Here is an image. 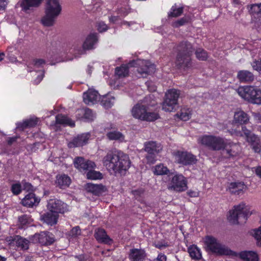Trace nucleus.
I'll use <instances>...</instances> for the list:
<instances>
[{
    "label": "nucleus",
    "mask_w": 261,
    "mask_h": 261,
    "mask_svg": "<svg viewBox=\"0 0 261 261\" xmlns=\"http://www.w3.org/2000/svg\"><path fill=\"white\" fill-rule=\"evenodd\" d=\"M177 55L175 64L177 68L186 70L192 66L190 58L193 49L191 43L183 42L177 46Z\"/></svg>",
    "instance_id": "nucleus-2"
},
{
    "label": "nucleus",
    "mask_w": 261,
    "mask_h": 261,
    "mask_svg": "<svg viewBox=\"0 0 261 261\" xmlns=\"http://www.w3.org/2000/svg\"><path fill=\"white\" fill-rule=\"evenodd\" d=\"M179 91L175 89L169 90L165 94V98L162 105V109L166 112H172L176 109Z\"/></svg>",
    "instance_id": "nucleus-9"
},
{
    "label": "nucleus",
    "mask_w": 261,
    "mask_h": 261,
    "mask_svg": "<svg viewBox=\"0 0 261 261\" xmlns=\"http://www.w3.org/2000/svg\"><path fill=\"white\" fill-rule=\"evenodd\" d=\"M94 236L96 240L100 243L110 244L112 242V240L107 234L105 230L101 228L96 229Z\"/></svg>",
    "instance_id": "nucleus-24"
},
{
    "label": "nucleus",
    "mask_w": 261,
    "mask_h": 261,
    "mask_svg": "<svg viewBox=\"0 0 261 261\" xmlns=\"http://www.w3.org/2000/svg\"><path fill=\"white\" fill-rule=\"evenodd\" d=\"M8 241L15 243L16 246L21 249L27 250L29 249L30 241L20 236L10 237Z\"/></svg>",
    "instance_id": "nucleus-20"
},
{
    "label": "nucleus",
    "mask_w": 261,
    "mask_h": 261,
    "mask_svg": "<svg viewBox=\"0 0 261 261\" xmlns=\"http://www.w3.org/2000/svg\"><path fill=\"white\" fill-rule=\"evenodd\" d=\"M198 142L213 150H220L225 146V140L220 137L203 135L198 139Z\"/></svg>",
    "instance_id": "nucleus-7"
},
{
    "label": "nucleus",
    "mask_w": 261,
    "mask_h": 261,
    "mask_svg": "<svg viewBox=\"0 0 261 261\" xmlns=\"http://www.w3.org/2000/svg\"><path fill=\"white\" fill-rule=\"evenodd\" d=\"M81 228L79 226H76L72 229L71 233L72 236H75L80 232Z\"/></svg>",
    "instance_id": "nucleus-61"
},
{
    "label": "nucleus",
    "mask_w": 261,
    "mask_h": 261,
    "mask_svg": "<svg viewBox=\"0 0 261 261\" xmlns=\"http://www.w3.org/2000/svg\"><path fill=\"white\" fill-rule=\"evenodd\" d=\"M234 134L237 136L245 137L246 141L250 143L252 149L255 152L261 151V143L259 138L252 133L246 126H242L241 131H235Z\"/></svg>",
    "instance_id": "nucleus-8"
},
{
    "label": "nucleus",
    "mask_w": 261,
    "mask_h": 261,
    "mask_svg": "<svg viewBox=\"0 0 261 261\" xmlns=\"http://www.w3.org/2000/svg\"><path fill=\"white\" fill-rule=\"evenodd\" d=\"M153 173L156 175H167L169 172L168 168L163 164H159L152 168Z\"/></svg>",
    "instance_id": "nucleus-32"
},
{
    "label": "nucleus",
    "mask_w": 261,
    "mask_h": 261,
    "mask_svg": "<svg viewBox=\"0 0 261 261\" xmlns=\"http://www.w3.org/2000/svg\"><path fill=\"white\" fill-rule=\"evenodd\" d=\"M83 100L87 105H92L100 100V95L93 89H89L83 94Z\"/></svg>",
    "instance_id": "nucleus-15"
},
{
    "label": "nucleus",
    "mask_w": 261,
    "mask_h": 261,
    "mask_svg": "<svg viewBox=\"0 0 261 261\" xmlns=\"http://www.w3.org/2000/svg\"><path fill=\"white\" fill-rule=\"evenodd\" d=\"M56 122L59 124L69 125L72 127L74 126V121L68 117L62 115H58L56 117Z\"/></svg>",
    "instance_id": "nucleus-37"
},
{
    "label": "nucleus",
    "mask_w": 261,
    "mask_h": 261,
    "mask_svg": "<svg viewBox=\"0 0 261 261\" xmlns=\"http://www.w3.org/2000/svg\"><path fill=\"white\" fill-rule=\"evenodd\" d=\"M71 183L69 176L65 174L58 175L56 176V184L61 188L68 187Z\"/></svg>",
    "instance_id": "nucleus-28"
},
{
    "label": "nucleus",
    "mask_w": 261,
    "mask_h": 261,
    "mask_svg": "<svg viewBox=\"0 0 261 261\" xmlns=\"http://www.w3.org/2000/svg\"><path fill=\"white\" fill-rule=\"evenodd\" d=\"M240 257L244 261H258L257 253L253 251H244L240 253Z\"/></svg>",
    "instance_id": "nucleus-27"
},
{
    "label": "nucleus",
    "mask_w": 261,
    "mask_h": 261,
    "mask_svg": "<svg viewBox=\"0 0 261 261\" xmlns=\"http://www.w3.org/2000/svg\"><path fill=\"white\" fill-rule=\"evenodd\" d=\"M191 116V111L189 109H182L179 115V117L183 121H187Z\"/></svg>",
    "instance_id": "nucleus-46"
},
{
    "label": "nucleus",
    "mask_w": 261,
    "mask_h": 261,
    "mask_svg": "<svg viewBox=\"0 0 261 261\" xmlns=\"http://www.w3.org/2000/svg\"><path fill=\"white\" fill-rule=\"evenodd\" d=\"M38 122V119L37 118H31L22 122L17 123V128L23 130L28 127H34L37 124Z\"/></svg>",
    "instance_id": "nucleus-30"
},
{
    "label": "nucleus",
    "mask_w": 261,
    "mask_h": 261,
    "mask_svg": "<svg viewBox=\"0 0 261 261\" xmlns=\"http://www.w3.org/2000/svg\"><path fill=\"white\" fill-rule=\"evenodd\" d=\"M61 10L62 7L59 0H47L45 15L41 19L42 24L46 27L53 26Z\"/></svg>",
    "instance_id": "nucleus-3"
},
{
    "label": "nucleus",
    "mask_w": 261,
    "mask_h": 261,
    "mask_svg": "<svg viewBox=\"0 0 261 261\" xmlns=\"http://www.w3.org/2000/svg\"><path fill=\"white\" fill-rule=\"evenodd\" d=\"M47 209L58 215L59 213H64L68 210L67 205L63 201L57 199H51L47 203Z\"/></svg>",
    "instance_id": "nucleus-13"
},
{
    "label": "nucleus",
    "mask_w": 261,
    "mask_h": 261,
    "mask_svg": "<svg viewBox=\"0 0 261 261\" xmlns=\"http://www.w3.org/2000/svg\"><path fill=\"white\" fill-rule=\"evenodd\" d=\"M248 8L249 13L253 17H261V3L251 5Z\"/></svg>",
    "instance_id": "nucleus-36"
},
{
    "label": "nucleus",
    "mask_w": 261,
    "mask_h": 261,
    "mask_svg": "<svg viewBox=\"0 0 261 261\" xmlns=\"http://www.w3.org/2000/svg\"><path fill=\"white\" fill-rule=\"evenodd\" d=\"M188 252L193 259L199 260L202 257L200 249L195 245L189 247Z\"/></svg>",
    "instance_id": "nucleus-35"
},
{
    "label": "nucleus",
    "mask_w": 261,
    "mask_h": 261,
    "mask_svg": "<svg viewBox=\"0 0 261 261\" xmlns=\"http://www.w3.org/2000/svg\"><path fill=\"white\" fill-rule=\"evenodd\" d=\"M30 242L33 243H40V233H35L30 237Z\"/></svg>",
    "instance_id": "nucleus-57"
},
{
    "label": "nucleus",
    "mask_w": 261,
    "mask_h": 261,
    "mask_svg": "<svg viewBox=\"0 0 261 261\" xmlns=\"http://www.w3.org/2000/svg\"><path fill=\"white\" fill-rule=\"evenodd\" d=\"M104 187L102 185L93 184L88 183L85 185L86 190L89 192H91L95 195H99L103 189Z\"/></svg>",
    "instance_id": "nucleus-31"
},
{
    "label": "nucleus",
    "mask_w": 261,
    "mask_h": 261,
    "mask_svg": "<svg viewBox=\"0 0 261 261\" xmlns=\"http://www.w3.org/2000/svg\"><path fill=\"white\" fill-rule=\"evenodd\" d=\"M58 219V215L50 211H49L41 216V220L46 224L50 225L56 224Z\"/></svg>",
    "instance_id": "nucleus-21"
},
{
    "label": "nucleus",
    "mask_w": 261,
    "mask_h": 261,
    "mask_svg": "<svg viewBox=\"0 0 261 261\" xmlns=\"http://www.w3.org/2000/svg\"><path fill=\"white\" fill-rule=\"evenodd\" d=\"M224 149L227 157H235L238 156L241 152V146L239 144L233 143H228L225 141Z\"/></svg>",
    "instance_id": "nucleus-16"
},
{
    "label": "nucleus",
    "mask_w": 261,
    "mask_h": 261,
    "mask_svg": "<svg viewBox=\"0 0 261 261\" xmlns=\"http://www.w3.org/2000/svg\"><path fill=\"white\" fill-rule=\"evenodd\" d=\"M255 88L251 86L240 87L238 89V94L245 100L252 103Z\"/></svg>",
    "instance_id": "nucleus-14"
},
{
    "label": "nucleus",
    "mask_w": 261,
    "mask_h": 261,
    "mask_svg": "<svg viewBox=\"0 0 261 261\" xmlns=\"http://www.w3.org/2000/svg\"><path fill=\"white\" fill-rule=\"evenodd\" d=\"M252 103L254 104H261V90L255 88V93L253 97Z\"/></svg>",
    "instance_id": "nucleus-49"
},
{
    "label": "nucleus",
    "mask_w": 261,
    "mask_h": 261,
    "mask_svg": "<svg viewBox=\"0 0 261 261\" xmlns=\"http://www.w3.org/2000/svg\"><path fill=\"white\" fill-rule=\"evenodd\" d=\"M237 77L242 83H251L254 80L253 74L251 72L246 70L238 71Z\"/></svg>",
    "instance_id": "nucleus-23"
},
{
    "label": "nucleus",
    "mask_w": 261,
    "mask_h": 261,
    "mask_svg": "<svg viewBox=\"0 0 261 261\" xmlns=\"http://www.w3.org/2000/svg\"><path fill=\"white\" fill-rule=\"evenodd\" d=\"M253 236L256 241V245L261 247V227L254 230Z\"/></svg>",
    "instance_id": "nucleus-50"
},
{
    "label": "nucleus",
    "mask_w": 261,
    "mask_h": 261,
    "mask_svg": "<svg viewBox=\"0 0 261 261\" xmlns=\"http://www.w3.org/2000/svg\"><path fill=\"white\" fill-rule=\"evenodd\" d=\"M32 222V219L27 215H23L18 217L17 226L19 228L23 229Z\"/></svg>",
    "instance_id": "nucleus-34"
},
{
    "label": "nucleus",
    "mask_w": 261,
    "mask_h": 261,
    "mask_svg": "<svg viewBox=\"0 0 261 261\" xmlns=\"http://www.w3.org/2000/svg\"><path fill=\"white\" fill-rule=\"evenodd\" d=\"M156 153H148L146 155V159L148 164H152L155 163L156 160Z\"/></svg>",
    "instance_id": "nucleus-54"
},
{
    "label": "nucleus",
    "mask_w": 261,
    "mask_h": 261,
    "mask_svg": "<svg viewBox=\"0 0 261 261\" xmlns=\"http://www.w3.org/2000/svg\"><path fill=\"white\" fill-rule=\"evenodd\" d=\"M146 256L143 249L134 248L130 250L128 258L130 261H144Z\"/></svg>",
    "instance_id": "nucleus-18"
},
{
    "label": "nucleus",
    "mask_w": 261,
    "mask_h": 261,
    "mask_svg": "<svg viewBox=\"0 0 261 261\" xmlns=\"http://www.w3.org/2000/svg\"><path fill=\"white\" fill-rule=\"evenodd\" d=\"M183 13L182 7H177L176 4L173 5L168 13V17H177Z\"/></svg>",
    "instance_id": "nucleus-40"
},
{
    "label": "nucleus",
    "mask_w": 261,
    "mask_h": 261,
    "mask_svg": "<svg viewBox=\"0 0 261 261\" xmlns=\"http://www.w3.org/2000/svg\"><path fill=\"white\" fill-rule=\"evenodd\" d=\"M81 44L80 39L74 40L72 42L70 52L75 54L80 55L81 54Z\"/></svg>",
    "instance_id": "nucleus-44"
},
{
    "label": "nucleus",
    "mask_w": 261,
    "mask_h": 261,
    "mask_svg": "<svg viewBox=\"0 0 261 261\" xmlns=\"http://www.w3.org/2000/svg\"><path fill=\"white\" fill-rule=\"evenodd\" d=\"M144 150L148 153H159L163 149L161 144L156 141H149L144 143Z\"/></svg>",
    "instance_id": "nucleus-17"
},
{
    "label": "nucleus",
    "mask_w": 261,
    "mask_h": 261,
    "mask_svg": "<svg viewBox=\"0 0 261 261\" xmlns=\"http://www.w3.org/2000/svg\"><path fill=\"white\" fill-rule=\"evenodd\" d=\"M96 164L93 161L90 160L84 161L83 159V169L85 171H90L95 169Z\"/></svg>",
    "instance_id": "nucleus-47"
},
{
    "label": "nucleus",
    "mask_w": 261,
    "mask_h": 261,
    "mask_svg": "<svg viewBox=\"0 0 261 261\" xmlns=\"http://www.w3.org/2000/svg\"><path fill=\"white\" fill-rule=\"evenodd\" d=\"M136 65H139L137 71L141 76L145 77L148 74L153 73L155 71V66L147 60H138Z\"/></svg>",
    "instance_id": "nucleus-12"
},
{
    "label": "nucleus",
    "mask_w": 261,
    "mask_h": 261,
    "mask_svg": "<svg viewBox=\"0 0 261 261\" xmlns=\"http://www.w3.org/2000/svg\"><path fill=\"white\" fill-rule=\"evenodd\" d=\"M97 30L99 32H103L107 30L108 27L103 22H99L97 24Z\"/></svg>",
    "instance_id": "nucleus-56"
},
{
    "label": "nucleus",
    "mask_w": 261,
    "mask_h": 261,
    "mask_svg": "<svg viewBox=\"0 0 261 261\" xmlns=\"http://www.w3.org/2000/svg\"><path fill=\"white\" fill-rule=\"evenodd\" d=\"M98 37L96 34H91L86 38L83 44V49H92L97 42Z\"/></svg>",
    "instance_id": "nucleus-26"
},
{
    "label": "nucleus",
    "mask_w": 261,
    "mask_h": 261,
    "mask_svg": "<svg viewBox=\"0 0 261 261\" xmlns=\"http://www.w3.org/2000/svg\"><path fill=\"white\" fill-rule=\"evenodd\" d=\"M103 165L110 171L123 174L130 167L128 156L121 151L109 152L102 160Z\"/></svg>",
    "instance_id": "nucleus-1"
},
{
    "label": "nucleus",
    "mask_w": 261,
    "mask_h": 261,
    "mask_svg": "<svg viewBox=\"0 0 261 261\" xmlns=\"http://www.w3.org/2000/svg\"><path fill=\"white\" fill-rule=\"evenodd\" d=\"M40 202V199L36 197L33 193H29L22 200V204L28 207H32L37 205Z\"/></svg>",
    "instance_id": "nucleus-22"
},
{
    "label": "nucleus",
    "mask_w": 261,
    "mask_h": 261,
    "mask_svg": "<svg viewBox=\"0 0 261 261\" xmlns=\"http://www.w3.org/2000/svg\"><path fill=\"white\" fill-rule=\"evenodd\" d=\"M45 64V61L44 60L42 59H35L33 60L30 64H29L28 68L29 69L33 68L34 69H35L36 68L43 67ZM29 71L31 72L32 70L29 69Z\"/></svg>",
    "instance_id": "nucleus-41"
},
{
    "label": "nucleus",
    "mask_w": 261,
    "mask_h": 261,
    "mask_svg": "<svg viewBox=\"0 0 261 261\" xmlns=\"http://www.w3.org/2000/svg\"><path fill=\"white\" fill-rule=\"evenodd\" d=\"M79 145H80V144H79V142L77 141V140L76 139H74L73 140V141L70 142L68 144V146L69 148H72V147H77Z\"/></svg>",
    "instance_id": "nucleus-60"
},
{
    "label": "nucleus",
    "mask_w": 261,
    "mask_h": 261,
    "mask_svg": "<svg viewBox=\"0 0 261 261\" xmlns=\"http://www.w3.org/2000/svg\"><path fill=\"white\" fill-rule=\"evenodd\" d=\"M115 98L113 96H105L101 100V105L106 109H109L114 105Z\"/></svg>",
    "instance_id": "nucleus-42"
},
{
    "label": "nucleus",
    "mask_w": 261,
    "mask_h": 261,
    "mask_svg": "<svg viewBox=\"0 0 261 261\" xmlns=\"http://www.w3.org/2000/svg\"><path fill=\"white\" fill-rule=\"evenodd\" d=\"M246 189V186L243 182H231L228 188V190L230 193L237 195H242Z\"/></svg>",
    "instance_id": "nucleus-19"
},
{
    "label": "nucleus",
    "mask_w": 261,
    "mask_h": 261,
    "mask_svg": "<svg viewBox=\"0 0 261 261\" xmlns=\"http://www.w3.org/2000/svg\"><path fill=\"white\" fill-rule=\"evenodd\" d=\"M7 4V0H0V11L4 10Z\"/></svg>",
    "instance_id": "nucleus-63"
},
{
    "label": "nucleus",
    "mask_w": 261,
    "mask_h": 261,
    "mask_svg": "<svg viewBox=\"0 0 261 261\" xmlns=\"http://www.w3.org/2000/svg\"><path fill=\"white\" fill-rule=\"evenodd\" d=\"M54 236L49 232L42 231L40 233V244L42 245H49L55 242Z\"/></svg>",
    "instance_id": "nucleus-25"
},
{
    "label": "nucleus",
    "mask_w": 261,
    "mask_h": 261,
    "mask_svg": "<svg viewBox=\"0 0 261 261\" xmlns=\"http://www.w3.org/2000/svg\"><path fill=\"white\" fill-rule=\"evenodd\" d=\"M252 68L261 74V59L254 60L251 63Z\"/></svg>",
    "instance_id": "nucleus-52"
},
{
    "label": "nucleus",
    "mask_w": 261,
    "mask_h": 261,
    "mask_svg": "<svg viewBox=\"0 0 261 261\" xmlns=\"http://www.w3.org/2000/svg\"><path fill=\"white\" fill-rule=\"evenodd\" d=\"M91 135L89 133L83 134V145L87 143V141L90 138Z\"/></svg>",
    "instance_id": "nucleus-59"
},
{
    "label": "nucleus",
    "mask_w": 261,
    "mask_h": 261,
    "mask_svg": "<svg viewBox=\"0 0 261 261\" xmlns=\"http://www.w3.org/2000/svg\"><path fill=\"white\" fill-rule=\"evenodd\" d=\"M115 74L120 78L126 76L128 74V67L126 65H122L116 68Z\"/></svg>",
    "instance_id": "nucleus-43"
},
{
    "label": "nucleus",
    "mask_w": 261,
    "mask_h": 261,
    "mask_svg": "<svg viewBox=\"0 0 261 261\" xmlns=\"http://www.w3.org/2000/svg\"><path fill=\"white\" fill-rule=\"evenodd\" d=\"M168 189L177 192L186 191L187 189V182L185 177L182 174H175L168 185Z\"/></svg>",
    "instance_id": "nucleus-11"
},
{
    "label": "nucleus",
    "mask_w": 261,
    "mask_h": 261,
    "mask_svg": "<svg viewBox=\"0 0 261 261\" xmlns=\"http://www.w3.org/2000/svg\"><path fill=\"white\" fill-rule=\"evenodd\" d=\"M85 174L86 175L87 178L88 179L97 180L103 178L102 174L99 171H95L94 169L90 171H85Z\"/></svg>",
    "instance_id": "nucleus-38"
},
{
    "label": "nucleus",
    "mask_w": 261,
    "mask_h": 261,
    "mask_svg": "<svg viewBox=\"0 0 261 261\" xmlns=\"http://www.w3.org/2000/svg\"><path fill=\"white\" fill-rule=\"evenodd\" d=\"M11 191L14 195H18L21 192V186L19 183L13 184L11 186Z\"/></svg>",
    "instance_id": "nucleus-53"
},
{
    "label": "nucleus",
    "mask_w": 261,
    "mask_h": 261,
    "mask_svg": "<svg viewBox=\"0 0 261 261\" xmlns=\"http://www.w3.org/2000/svg\"><path fill=\"white\" fill-rule=\"evenodd\" d=\"M251 215L250 208L244 202H241L234 205L230 210L227 219L230 223L233 224L243 223L246 222L247 218Z\"/></svg>",
    "instance_id": "nucleus-4"
},
{
    "label": "nucleus",
    "mask_w": 261,
    "mask_h": 261,
    "mask_svg": "<svg viewBox=\"0 0 261 261\" xmlns=\"http://www.w3.org/2000/svg\"><path fill=\"white\" fill-rule=\"evenodd\" d=\"M42 0H22L21 6L24 10L30 9L32 7H38Z\"/></svg>",
    "instance_id": "nucleus-33"
},
{
    "label": "nucleus",
    "mask_w": 261,
    "mask_h": 261,
    "mask_svg": "<svg viewBox=\"0 0 261 261\" xmlns=\"http://www.w3.org/2000/svg\"><path fill=\"white\" fill-rule=\"evenodd\" d=\"M95 117V114L93 113L91 110L89 108L84 109L83 119H85L87 121H93Z\"/></svg>",
    "instance_id": "nucleus-45"
},
{
    "label": "nucleus",
    "mask_w": 261,
    "mask_h": 261,
    "mask_svg": "<svg viewBox=\"0 0 261 261\" xmlns=\"http://www.w3.org/2000/svg\"><path fill=\"white\" fill-rule=\"evenodd\" d=\"M196 58L201 61H204L207 59L208 55L206 51L202 48H198L195 51Z\"/></svg>",
    "instance_id": "nucleus-48"
},
{
    "label": "nucleus",
    "mask_w": 261,
    "mask_h": 261,
    "mask_svg": "<svg viewBox=\"0 0 261 261\" xmlns=\"http://www.w3.org/2000/svg\"><path fill=\"white\" fill-rule=\"evenodd\" d=\"M189 21V18L188 16H185L179 20H177L173 22V27L178 28L180 26L184 25Z\"/></svg>",
    "instance_id": "nucleus-51"
},
{
    "label": "nucleus",
    "mask_w": 261,
    "mask_h": 261,
    "mask_svg": "<svg viewBox=\"0 0 261 261\" xmlns=\"http://www.w3.org/2000/svg\"><path fill=\"white\" fill-rule=\"evenodd\" d=\"M107 137L111 140L123 141L124 140V135L118 131H111L107 134Z\"/></svg>",
    "instance_id": "nucleus-39"
},
{
    "label": "nucleus",
    "mask_w": 261,
    "mask_h": 261,
    "mask_svg": "<svg viewBox=\"0 0 261 261\" xmlns=\"http://www.w3.org/2000/svg\"><path fill=\"white\" fill-rule=\"evenodd\" d=\"M133 117L136 119L146 121H153L159 117V114L148 110L147 108L141 103H137L131 110Z\"/></svg>",
    "instance_id": "nucleus-6"
},
{
    "label": "nucleus",
    "mask_w": 261,
    "mask_h": 261,
    "mask_svg": "<svg viewBox=\"0 0 261 261\" xmlns=\"http://www.w3.org/2000/svg\"><path fill=\"white\" fill-rule=\"evenodd\" d=\"M253 116L256 120H258L259 122H261V112L254 113L253 114Z\"/></svg>",
    "instance_id": "nucleus-64"
},
{
    "label": "nucleus",
    "mask_w": 261,
    "mask_h": 261,
    "mask_svg": "<svg viewBox=\"0 0 261 261\" xmlns=\"http://www.w3.org/2000/svg\"><path fill=\"white\" fill-rule=\"evenodd\" d=\"M206 249L218 255L237 256V253L228 247L221 244L215 238L207 236L204 239Z\"/></svg>",
    "instance_id": "nucleus-5"
},
{
    "label": "nucleus",
    "mask_w": 261,
    "mask_h": 261,
    "mask_svg": "<svg viewBox=\"0 0 261 261\" xmlns=\"http://www.w3.org/2000/svg\"><path fill=\"white\" fill-rule=\"evenodd\" d=\"M74 167L79 171L82 170V158L76 157L73 161Z\"/></svg>",
    "instance_id": "nucleus-55"
},
{
    "label": "nucleus",
    "mask_w": 261,
    "mask_h": 261,
    "mask_svg": "<svg viewBox=\"0 0 261 261\" xmlns=\"http://www.w3.org/2000/svg\"><path fill=\"white\" fill-rule=\"evenodd\" d=\"M167 257L166 256L162 253H160L158 254L157 257L154 259L153 261H166Z\"/></svg>",
    "instance_id": "nucleus-58"
},
{
    "label": "nucleus",
    "mask_w": 261,
    "mask_h": 261,
    "mask_svg": "<svg viewBox=\"0 0 261 261\" xmlns=\"http://www.w3.org/2000/svg\"><path fill=\"white\" fill-rule=\"evenodd\" d=\"M173 155L176 163L184 166L195 164L197 160L196 157L188 151H176L173 152Z\"/></svg>",
    "instance_id": "nucleus-10"
},
{
    "label": "nucleus",
    "mask_w": 261,
    "mask_h": 261,
    "mask_svg": "<svg viewBox=\"0 0 261 261\" xmlns=\"http://www.w3.org/2000/svg\"><path fill=\"white\" fill-rule=\"evenodd\" d=\"M257 176L261 178V166H257L252 168Z\"/></svg>",
    "instance_id": "nucleus-62"
},
{
    "label": "nucleus",
    "mask_w": 261,
    "mask_h": 261,
    "mask_svg": "<svg viewBox=\"0 0 261 261\" xmlns=\"http://www.w3.org/2000/svg\"><path fill=\"white\" fill-rule=\"evenodd\" d=\"M249 121L248 115L243 111H238L234 114L233 121L235 123L243 124H245Z\"/></svg>",
    "instance_id": "nucleus-29"
}]
</instances>
